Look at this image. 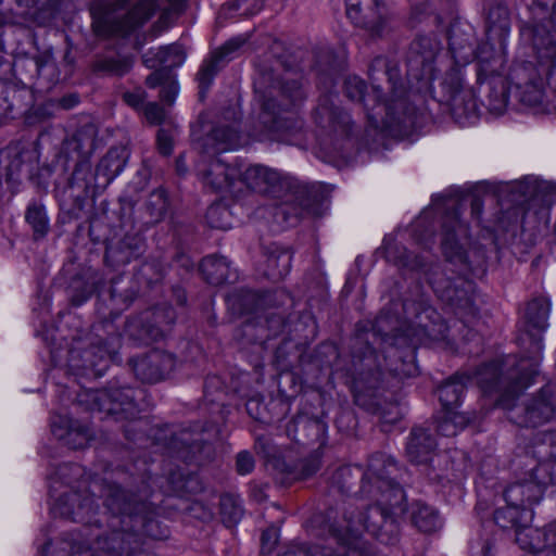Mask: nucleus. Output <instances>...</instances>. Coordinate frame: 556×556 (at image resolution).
<instances>
[{
  "mask_svg": "<svg viewBox=\"0 0 556 556\" xmlns=\"http://www.w3.org/2000/svg\"><path fill=\"white\" fill-rule=\"evenodd\" d=\"M73 163V170L67 178V186L71 189H77L79 195L87 197L91 188V181L94 180V175L91 173V163L87 159L70 160Z\"/></svg>",
  "mask_w": 556,
  "mask_h": 556,
  "instance_id": "nucleus-42",
  "label": "nucleus"
},
{
  "mask_svg": "<svg viewBox=\"0 0 556 556\" xmlns=\"http://www.w3.org/2000/svg\"><path fill=\"white\" fill-rule=\"evenodd\" d=\"M121 346V337L112 324L93 325L84 338L74 339L68 351L67 367L81 378L101 377Z\"/></svg>",
  "mask_w": 556,
  "mask_h": 556,
  "instance_id": "nucleus-10",
  "label": "nucleus"
},
{
  "mask_svg": "<svg viewBox=\"0 0 556 556\" xmlns=\"http://www.w3.org/2000/svg\"><path fill=\"white\" fill-rule=\"evenodd\" d=\"M261 314L248 318L237 330L236 337L247 343H265L268 340V334H266Z\"/></svg>",
  "mask_w": 556,
  "mask_h": 556,
  "instance_id": "nucleus-47",
  "label": "nucleus"
},
{
  "mask_svg": "<svg viewBox=\"0 0 556 556\" xmlns=\"http://www.w3.org/2000/svg\"><path fill=\"white\" fill-rule=\"evenodd\" d=\"M486 106L495 114H502L508 103L509 88L507 84L500 79L488 86Z\"/></svg>",
  "mask_w": 556,
  "mask_h": 556,
  "instance_id": "nucleus-53",
  "label": "nucleus"
},
{
  "mask_svg": "<svg viewBox=\"0 0 556 556\" xmlns=\"http://www.w3.org/2000/svg\"><path fill=\"white\" fill-rule=\"evenodd\" d=\"M280 50L282 43L275 41L270 55L257 64L254 79V90L262 105L260 121L266 131L278 138L302 128L294 110L306 99L301 79L290 76L292 65L285 54H279Z\"/></svg>",
  "mask_w": 556,
  "mask_h": 556,
  "instance_id": "nucleus-4",
  "label": "nucleus"
},
{
  "mask_svg": "<svg viewBox=\"0 0 556 556\" xmlns=\"http://www.w3.org/2000/svg\"><path fill=\"white\" fill-rule=\"evenodd\" d=\"M226 121L231 124L216 125L210 132L197 141L200 153L213 157L216 154L236 150L241 147V135L235 123L240 119V114L235 108H229L224 113Z\"/></svg>",
  "mask_w": 556,
  "mask_h": 556,
  "instance_id": "nucleus-21",
  "label": "nucleus"
},
{
  "mask_svg": "<svg viewBox=\"0 0 556 556\" xmlns=\"http://www.w3.org/2000/svg\"><path fill=\"white\" fill-rule=\"evenodd\" d=\"M199 270L204 280L213 286L232 283L238 279V273L230 268V263L224 256L204 257L200 263Z\"/></svg>",
  "mask_w": 556,
  "mask_h": 556,
  "instance_id": "nucleus-36",
  "label": "nucleus"
},
{
  "mask_svg": "<svg viewBox=\"0 0 556 556\" xmlns=\"http://www.w3.org/2000/svg\"><path fill=\"white\" fill-rule=\"evenodd\" d=\"M384 254L388 262L394 264L403 275H418L425 277L440 298L458 308L468 309L475 314L472 299L467 294L465 287L470 282L459 280V283L450 279H437L439 266L426 256L409 252L404 245L396 242L384 244Z\"/></svg>",
  "mask_w": 556,
  "mask_h": 556,
  "instance_id": "nucleus-11",
  "label": "nucleus"
},
{
  "mask_svg": "<svg viewBox=\"0 0 556 556\" xmlns=\"http://www.w3.org/2000/svg\"><path fill=\"white\" fill-rule=\"evenodd\" d=\"M265 265L264 274L271 280H280L290 270L291 255L276 248L266 254Z\"/></svg>",
  "mask_w": 556,
  "mask_h": 556,
  "instance_id": "nucleus-46",
  "label": "nucleus"
},
{
  "mask_svg": "<svg viewBox=\"0 0 556 556\" xmlns=\"http://www.w3.org/2000/svg\"><path fill=\"white\" fill-rule=\"evenodd\" d=\"M168 448L177 458L190 463L202 451L203 442L200 433L184 429L172 434Z\"/></svg>",
  "mask_w": 556,
  "mask_h": 556,
  "instance_id": "nucleus-38",
  "label": "nucleus"
},
{
  "mask_svg": "<svg viewBox=\"0 0 556 556\" xmlns=\"http://www.w3.org/2000/svg\"><path fill=\"white\" fill-rule=\"evenodd\" d=\"M346 2V15L357 26L365 28L369 31L371 37H381L386 27V18L380 12V7H376L370 15L362 14V0H345ZM367 7L375 5V3H368L364 0Z\"/></svg>",
  "mask_w": 556,
  "mask_h": 556,
  "instance_id": "nucleus-35",
  "label": "nucleus"
},
{
  "mask_svg": "<svg viewBox=\"0 0 556 556\" xmlns=\"http://www.w3.org/2000/svg\"><path fill=\"white\" fill-rule=\"evenodd\" d=\"M470 381L469 372L457 371L438 388L439 401L444 410L454 409L458 406Z\"/></svg>",
  "mask_w": 556,
  "mask_h": 556,
  "instance_id": "nucleus-39",
  "label": "nucleus"
},
{
  "mask_svg": "<svg viewBox=\"0 0 556 556\" xmlns=\"http://www.w3.org/2000/svg\"><path fill=\"white\" fill-rule=\"evenodd\" d=\"M548 314L549 302L547 299L541 296L531 300L526 307V330L519 337L521 345L529 344L528 355L525 356L538 367L543 350L542 332L547 327Z\"/></svg>",
  "mask_w": 556,
  "mask_h": 556,
  "instance_id": "nucleus-20",
  "label": "nucleus"
},
{
  "mask_svg": "<svg viewBox=\"0 0 556 556\" xmlns=\"http://www.w3.org/2000/svg\"><path fill=\"white\" fill-rule=\"evenodd\" d=\"M327 426L326 424L306 414H299L286 426L287 435L294 442L302 445L318 443L319 447L325 444Z\"/></svg>",
  "mask_w": 556,
  "mask_h": 556,
  "instance_id": "nucleus-27",
  "label": "nucleus"
},
{
  "mask_svg": "<svg viewBox=\"0 0 556 556\" xmlns=\"http://www.w3.org/2000/svg\"><path fill=\"white\" fill-rule=\"evenodd\" d=\"M396 303L391 302L388 307L380 311L376 317L371 330H357L352 343V375L354 376L355 388L362 391L366 386L368 389H376L380 381L382 364L378 359L376 350L371 346L377 340L382 343L395 341L400 332L412 331L406 336L420 337L426 336L435 338V325L440 320L439 314L430 306L428 298L417 286L415 296L405 298L402 302L403 314L393 312ZM444 326L439 324L438 334L443 337ZM384 350V362L392 359L387 364L388 369L395 376H410L414 372L413 364H406L404 358H412L410 350L401 351L392 346Z\"/></svg>",
  "mask_w": 556,
  "mask_h": 556,
  "instance_id": "nucleus-1",
  "label": "nucleus"
},
{
  "mask_svg": "<svg viewBox=\"0 0 556 556\" xmlns=\"http://www.w3.org/2000/svg\"><path fill=\"white\" fill-rule=\"evenodd\" d=\"M219 513L224 525L233 527L243 516L240 500L231 494H224L219 501Z\"/></svg>",
  "mask_w": 556,
  "mask_h": 556,
  "instance_id": "nucleus-54",
  "label": "nucleus"
},
{
  "mask_svg": "<svg viewBox=\"0 0 556 556\" xmlns=\"http://www.w3.org/2000/svg\"><path fill=\"white\" fill-rule=\"evenodd\" d=\"M544 493L541 486L532 482L525 473L515 483L508 485L504 491V498L507 504L516 505L520 509H529L538 504Z\"/></svg>",
  "mask_w": 556,
  "mask_h": 556,
  "instance_id": "nucleus-33",
  "label": "nucleus"
},
{
  "mask_svg": "<svg viewBox=\"0 0 556 556\" xmlns=\"http://www.w3.org/2000/svg\"><path fill=\"white\" fill-rule=\"evenodd\" d=\"M540 188L538 180L533 177H525L516 182L513 190L518 191L523 198H532Z\"/></svg>",
  "mask_w": 556,
  "mask_h": 556,
  "instance_id": "nucleus-61",
  "label": "nucleus"
},
{
  "mask_svg": "<svg viewBox=\"0 0 556 556\" xmlns=\"http://www.w3.org/2000/svg\"><path fill=\"white\" fill-rule=\"evenodd\" d=\"M412 521L418 530L427 533L435 531L441 525L437 510L420 503L413 510Z\"/></svg>",
  "mask_w": 556,
  "mask_h": 556,
  "instance_id": "nucleus-50",
  "label": "nucleus"
},
{
  "mask_svg": "<svg viewBox=\"0 0 556 556\" xmlns=\"http://www.w3.org/2000/svg\"><path fill=\"white\" fill-rule=\"evenodd\" d=\"M441 51L442 42L434 33L419 34L409 43L406 53L408 97L414 90L420 92L427 89L435 79Z\"/></svg>",
  "mask_w": 556,
  "mask_h": 556,
  "instance_id": "nucleus-16",
  "label": "nucleus"
},
{
  "mask_svg": "<svg viewBox=\"0 0 556 556\" xmlns=\"http://www.w3.org/2000/svg\"><path fill=\"white\" fill-rule=\"evenodd\" d=\"M469 375L484 393H498L496 404L500 406L501 397L504 395L509 399L517 397L523 389L532 383L534 376L538 375V366L522 356L516 366L506 372L497 362H491Z\"/></svg>",
  "mask_w": 556,
  "mask_h": 556,
  "instance_id": "nucleus-13",
  "label": "nucleus"
},
{
  "mask_svg": "<svg viewBox=\"0 0 556 556\" xmlns=\"http://www.w3.org/2000/svg\"><path fill=\"white\" fill-rule=\"evenodd\" d=\"M369 79L371 93H366V83L358 76H348L343 90L351 101L361 103L371 126L406 129L415 122L416 109L408 100L399 65L384 56H377L370 63Z\"/></svg>",
  "mask_w": 556,
  "mask_h": 556,
  "instance_id": "nucleus-3",
  "label": "nucleus"
},
{
  "mask_svg": "<svg viewBox=\"0 0 556 556\" xmlns=\"http://www.w3.org/2000/svg\"><path fill=\"white\" fill-rule=\"evenodd\" d=\"M320 455L317 452L294 464L279 459L276 463V468L285 476L283 482L288 483L311 478L320 469Z\"/></svg>",
  "mask_w": 556,
  "mask_h": 556,
  "instance_id": "nucleus-40",
  "label": "nucleus"
},
{
  "mask_svg": "<svg viewBox=\"0 0 556 556\" xmlns=\"http://www.w3.org/2000/svg\"><path fill=\"white\" fill-rule=\"evenodd\" d=\"M144 249V240L139 233H127L122 239L108 244L104 258L109 265L119 267L138 260Z\"/></svg>",
  "mask_w": 556,
  "mask_h": 556,
  "instance_id": "nucleus-29",
  "label": "nucleus"
},
{
  "mask_svg": "<svg viewBox=\"0 0 556 556\" xmlns=\"http://www.w3.org/2000/svg\"><path fill=\"white\" fill-rule=\"evenodd\" d=\"M458 27L453 26L450 30L448 36V46L450 50L453 54L462 51L469 52L470 55L473 54V35L472 33H465V38H460L458 36Z\"/></svg>",
  "mask_w": 556,
  "mask_h": 556,
  "instance_id": "nucleus-57",
  "label": "nucleus"
},
{
  "mask_svg": "<svg viewBox=\"0 0 556 556\" xmlns=\"http://www.w3.org/2000/svg\"><path fill=\"white\" fill-rule=\"evenodd\" d=\"M134 62V56L130 54L102 52L94 55L90 68L99 76L123 77L131 71Z\"/></svg>",
  "mask_w": 556,
  "mask_h": 556,
  "instance_id": "nucleus-32",
  "label": "nucleus"
},
{
  "mask_svg": "<svg viewBox=\"0 0 556 556\" xmlns=\"http://www.w3.org/2000/svg\"><path fill=\"white\" fill-rule=\"evenodd\" d=\"M283 293L267 291L258 293L249 289L233 290L228 296L229 307L240 314H261V311L276 307L279 296Z\"/></svg>",
  "mask_w": 556,
  "mask_h": 556,
  "instance_id": "nucleus-24",
  "label": "nucleus"
},
{
  "mask_svg": "<svg viewBox=\"0 0 556 556\" xmlns=\"http://www.w3.org/2000/svg\"><path fill=\"white\" fill-rule=\"evenodd\" d=\"M146 207L152 223L161 222L168 208L166 191L161 188L153 190L148 198Z\"/></svg>",
  "mask_w": 556,
  "mask_h": 556,
  "instance_id": "nucleus-55",
  "label": "nucleus"
},
{
  "mask_svg": "<svg viewBox=\"0 0 556 556\" xmlns=\"http://www.w3.org/2000/svg\"><path fill=\"white\" fill-rule=\"evenodd\" d=\"M254 458L248 451H242L237 455L236 467L240 475H248L254 469Z\"/></svg>",
  "mask_w": 556,
  "mask_h": 556,
  "instance_id": "nucleus-62",
  "label": "nucleus"
},
{
  "mask_svg": "<svg viewBox=\"0 0 556 556\" xmlns=\"http://www.w3.org/2000/svg\"><path fill=\"white\" fill-rule=\"evenodd\" d=\"M404 473L392 457L376 453L369 457L367 471L358 466L336 469L329 477V489L341 495L370 494L375 480L379 492H390V505H396L404 500L401 485Z\"/></svg>",
  "mask_w": 556,
  "mask_h": 556,
  "instance_id": "nucleus-6",
  "label": "nucleus"
},
{
  "mask_svg": "<svg viewBox=\"0 0 556 556\" xmlns=\"http://www.w3.org/2000/svg\"><path fill=\"white\" fill-rule=\"evenodd\" d=\"M135 376L142 382L155 383L170 374L176 365L173 354L154 349L142 356L129 359Z\"/></svg>",
  "mask_w": 556,
  "mask_h": 556,
  "instance_id": "nucleus-22",
  "label": "nucleus"
},
{
  "mask_svg": "<svg viewBox=\"0 0 556 556\" xmlns=\"http://www.w3.org/2000/svg\"><path fill=\"white\" fill-rule=\"evenodd\" d=\"M532 511L530 509H520L516 505L507 504L506 507L497 508L494 511L495 523L503 529H516L518 533L531 521Z\"/></svg>",
  "mask_w": 556,
  "mask_h": 556,
  "instance_id": "nucleus-41",
  "label": "nucleus"
},
{
  "mask_svg": "<svg viewBox=\"0 0 556 556\" xmlns=\"http://www.w3.org/2000/svg\"><path fill=\"white\" fill-rule=\"evenodd\" d=\"M156 141H157V149L161 154L167 156L173 151V141L170 135L164 130L159 129L156 135Z\"/></svg>",
  "mask_w": 556,
  "mask_h": 556,
  "instance_id": "nucleus-64",
  "label": "nucleus"
},
{
  "mask_svg": "<svg viewBox=\"0 0 556 556\" xmlns=\"http://www.w3.org/2000/svg\"><path fill=\"white\" fill-rule=\"evenodd\" d=\"M268 308L261 311L262 323L265 326L266 334L268 340L277 337L285 328L286 316L283 313L278 311H268Z\"/></svg>",
  "mask_w": 556,
  "mask_h": 556,
  "instance_id": "nucleus-56",
  "label": "nucleus"
},
{
  "mask_svg": "<svg viewBox=\"0 0 556 556\" xmlns=\"http://www.w3.org/2000/svg\"><path fill=\"white\" fill-rule=\"evenodd\" d=\"M339 67L334 62L331 50L321 51L317 55L316 72L318 84L325 87L326 92L321 93L318 103L313 111V118L320 129L321 144L326 149L341 153L352 132L353 122L349 113L337 105L339 97L332 93L330 88L334 85V76Z\"/></svg>",
  "mask_w": 556,
  "mask_h": 556,
  "instance_id": "nucleus-7",
  "label": "nucleus"
},
{
  "mask_svg": "<svg viewBox=\"0 0 556 556\" xmlns=\"http://www.w3.org/2000/svg\"><path fill=\"white\" fill-rule=\"evenodd\" d=\"M157 0H94L90 4L91 28L103 39L126 38L153 15ZM169 10L178 12L185 0H167Z\"/></svg>",
  "mask_w": 556,
  "mask_h": 556,
  "instance_id": "nucleus-8",
  "label": "nucleus"
},
{
  "mask_svg": "<svg viewBox=\"0 0 556 556\" xmlns=\"http://www.w3.org/2000/svg\"><path fill=\"white\" fill-rule=\"evenodd\" d=\"M143 63L147 67L153 68L160 64H166L167 66H178L185 60V53L179 46H167L160 48L155 58H150L149 53L142 56Z\"/></svg>",
  "mask_w": 556,
  "mask_h": 556,
  "instance_id": "nucleus-49",
  "label": "nucleus"
},
{
  "mask_svg": "<svg viewBox=\"0 0 556 556\" xmlns=\"http://www.w3.org/2000/svg\"><path fill=\"white\" fill-rule=\"evenodd\" d=\"M21 65L31 72V78L37 79V85L41 89L48 90L61 80V73L51 51L25 60Z\"/></svg>",
  "mask_w": 556,
  "mask_h": 556,
  "instance_id": "nucleus-31",
  "label": "nucleus"
},
{
  "mask_svg": "<svg viewBox=\"0 0 556 556\" xmlns=\"http://www.w3.org/2000/svg\"><path fill=\"white\" fill-rule=\"evenodd\" d=\"M344 519L346 521V532L350 538H345L342 531L336 528L342 535L341 543H345L348 546L356 547L359 552V547L356 543V538L364 528L369 534L376 538L383 544H394L397 541L400 534V525L388 506L381 504L370 505L364 513L354 515L353 511H345ZM364 556L363 553H361Z\"/></svg>",
  "mask_w": 556,
  "mask_h": 556,
  "instance_id": "nucleus-15",
  "label": "nucleus"
},
{
  "mask_svg": "<svg viewBox=\"0 0 556 556\" xmlns=\"http://www.w3.org/2000/svg\"><path fill=\"white\" fill-rule=\"evenodd\" d=\"M238 177L241 178V173L236 167L216 159L212 160L204 170L203 182L213 191L218 192L230 189Z\"/></svg>",
  "mask_w": 556,
  "mask_h": 556,
  "instance_id": "nucleus-37",
  "label": "nucleus"
},
{
  "mask_svg": "<svg viewBox=\"0 0 556 556\" xmlns=\"http://www.w3.org/2000/svg\"><path fill=\"white\" fill-rule=\"evenodd\" d=\"M144 391L130 387L110 386L101 390L85 389L77 394V404L86 410L103 413L116 420L137 419L142 410Z\"/></svg>",
  "mask_w": 556,
  "mask_h": 556,
  "instance_id": "nucleus-12",
  "label": "nucleus"
},
{
  "mask_svg": "<svg viewBox=\"0 0 556 556\" xmlns=\"http://www.w3.org/2000/svg\"><path fill=\"white\" fill-rule=\"evenodd\" d=\"M376 414L379 416L382 424L386 425H394L396 424L401 417V409L397 404H388L387 406H378L376 408Z\"/></svg>",
  "mask_w": 556,
  "mask_h": 556,
  "instance_id": "nucleus-59",
  "label": "nucleus"
},
{
  "mask_svg": "<svg viewBox=\"0 0 556 556\" xmlns=\"http://www.w3.org/2000/svg\"><path fill=\"white\" fill-rule=\"evenodd\" d=\"M128 159L129 151L126 147H112L97 164L96 187H108L123 172Z\"/></svg>",
  "mask_w": 556,
  "mask_h": 556,
  "instance_id": "nucleus-30",
  "label": "nucleus"
},
{
  "mask_svg": "<svg viewBox=\"0 0 556 556\" xmlns=\"http://www.w3.org/2000/svg\"><path fill=\"white\" fill-rule=\"evenodd\" d=\"M523 473L541 486L544 493L548 485L556 484V462L538 459V463L526 469Z\"/></svg>",
  "mask_w": 556,
  "mask_h": 556,
  "instance_id": "nucleus-45",
  "label": "nucleus"
},
{
  "mask_svg": "<svg viewBox=\"0 0 556 556\" xmlns=\"http://www.w3.org/2000/svg\"><path fill=\"white\" fill-rule=\"evenodd\" d=\"M242 182L251 190L283 204L298 206L294 216L312 211L325 199L320 184H306L264 165H251L241 173Z\"/></svg>",
  "mask_w": 556,
  "mask_h": 556,
  "instance_id": "nucleus-9",
  "label": "nucleus"
},
{
  "mask_svg": "<svg viewBox=\"0 0 556 556\" xmlns=\"http://www.w3.org/2000/svg\"><path fill=\"white\" fill-rule=\"evenodd\" d=\"M25 222L33 230L35 240L43 239L50 230V222L43 204L31 202L25 212Z\"/></svg>",
  "mask_w": 556,
  "mask_h": 556,
  "instance_id": "nucleus-44",
  "label": "nucleus"
},
{
  "mask_svg": "<svg viewBox=\"0 0 556 556\" xmlns=\"http://www.w3.org/2000/svg\"><path fill=\"white\" fill-rule=\"evenodd\" d=\"M341 541V533L331 526L326 545L307 547L303 544H294L288 546L279 556H362L356 547L348 546Z\"/></svg>",
  "mask_w": 556,
  "mask_h": 556,
  "instance_id": "nucleus-26",
  "label": "nucleus"
},
{
  "mask_svg": "<svg viewBox=\"0 0 556 556\" xmlns=\"http://www.w3.org/2000/svg\"><path fill=\"white\" fill-rule=\"evenodd\" d=\"M105 511L99 529L93 528L80 556H131L139 551L146 538L162 540L166 529L154 517V508L122 483L105 484ZM78 556V555H77Z\"/></svg>",
  "mask_w": 556,
  "mask_h": 556,
  "instance_id": "nucleus-2",
  "label": "nucleus"
},
{
  "mask_svg": "<svg viewBox=\"0 0 556 556\" xmlns=\"http://www.w3.org/2000/svg\"><path fill=\"white\" fill-rule=\"evenodd\" d=\"M531 454L536 459L556 462V431H542L534 435Z\"/></svg>",
  "mask_w": 556,
  "mask_h": 556,
  "instance_id": "nucleus-48",
  "label": "nucleus"
},
{
  "mask_svg": "<svg viewBox=\"0 0 556 556\" xmlns=\"http://www.w3.org/2000/svg\"><path fill=\"white\" fill-rule=\"evenodd\" d=\"M445 413L450 417V419L453 421V424L456 426L458 431L464 429L467 425H469L475 419V415L470 414V413H462V412H456L454 409L445 410Z\"/></svg>",
  "mask_w": 556,
  "mask_h": 556,
  "instance_id": "nucleus-63",
  "label": "nucleus"
},
{
  "mask_svg": "<svg viewBox=\"0 0 556 556\" xmlns=\"http://www.w3.org/2000/svg\"><path fill=\"white\" fill-rule=\"evenodd\" d=\"M248 37L238 36L229 39L219 49L215 50L211 58L202 64L198 73V81L200 88V96L210 88L214 76L223 68L231 59H233L236 52L243 47L247 42Z\"/></svg>",
  "mask_w": 556,
  "mask_h": 556,
  "instance_id": "nucleus-23",
  "label": "nucleus"
},
{
  "mask_svg": "<svg viewBox=\"0 0 556 556\" xmlns=\"http://www.w3.org/2000/svg\"><path fill=\"white\" fill-rule=\"evenodd\" d=\"M97 129L93 125L87 124L80 127L76 132L63 144V150L59 155L58 163L61 165L62 170L70 168V160L87 159L96 150Z\"/></svg>",
  "mask_w": 556,
  "mask_h": 556,
  "instance_id": "nucleus-25",
  "label": "nucleus"
},
{
  "mask_svg": "<svg viewBox=\"0 0 556 556\" xmlns=\"http://www.w3.org/2000/svg\"><path fill=\"white\" fill-rule=\"evenodd\" d=\"M451 113L458 123L477 117V103L470 90H455L451 97Z\"/></svg>",
  "mask_w": 556,
  "mask_h": 556,
  "instance_id": "nucleus-43",
  "label": "nucleus"
},
{
  "mask_svg": "<svg viewBox=\"0 0 556 556\" xmlns=\"http://www.w3.org/2000/svg\"><path fill=\"white\" fill-rule=\"evenodd\" d=\"M142 113L151 125H161L166 118L165 109L157 102H149L144 105Z\"/></svg>",
  "mask_w": 556,
  "mask_h": 556,
  "instance_id": "nucleus-58",
  "label": "nucleus"
},
{
  "mask_svg": "<svg viewBox=\"0 0 556 556\" xmlns=\"http://www.w3.org/2000/svg\"><path fill=\"white\" fill-rule=\"evenodd\" d=\"M533 14L542 21L547 20L554 34L543 23L523 29L538 59V72L549 79L556 68V0H533Z\"/></svg>",
  "mask_w": 556,
  "mask_h": 556,
  "instance_id": "nucleus-17",
  "label": "nucleus"
},
{
  "mask_svg": "<svg viewBox=\"0 0 556 556\" xmlns=\"http://www.w3.org/2000/svg\"><path fill=\"white\" fill-rule=\"evenodd\" d=\"M435 445V439L427 429L414 427L406 444V455L410 463L428 464L431 460Z\"/></svg>",
  "mask_w": 556,
  "mask_h": 556,
  "instance_id": "nucleus-34",
  "label": "nucleus"
},
{
  "mask_svg": "<svg viewBox=\"0 0 556 556\" xmlns=\"http://www.w3.org/2000/svg\"><path fill=\"white\" fill-rule=\"evenodd\" d=\"M515 400L506 395L500 400V407L507 410V418L515 425L536 428L556 420L555 384L544 386L520 404H515Z\"/></svg>",
  "mask_w": 556,
  "mask_h": 556,
  "instance_id": "nucleus-18",
  "label": "nucleus"
},
{
  "mask_svg": "<svg viewBox=\"0 0 556 556\" xmlns=\"http://www.w3.org/2000/svg\"><path fill=\"white\" fill-rule=\"evenodd\" d=\"M175 319L176 314L172 306H155L129 318L126 333L138 343L150 344L164 338Z\"/></svg>",
  "mask_w": 556,
  "mask_h": 556,
  "instance_id": "nucleus-19",
  "label": "nucleus"
},
{
  "mask_svg": "<svg viewBox=\"0 0 556 556\" xmlns=\"http://www.w3.org/2000/svg\"><path fill=\"white\" fill-rule=\"evenodd\" d=\"M51 431L56 439L64 441L73 450L85 448L94 438L89 426L63 416L52 419Z\"/></svg>",
  "mask_w": 556,
  "mask_h": 556,
  "instance_id": "nucleus-28",
  "label": "nucleus"
},
{
  "mask_svg": "<svg viewBox=\"0 0 556 556\" xmlns=\"http://www.w3.org/2000/svg\"><path fill=\"white\" fill-rule=\"evenodd\" d=\"M146 99L147 92L142 88H137L134 91H126L123 93L124 102L137 111L143 110Z\"/></svg>",
  "mask_w": 556,
  "mask_h": 556,
  "instance_id": "nucleus-60",
  "label": "nucleus"
},
{
  "mask_svg": "<svg viewBox=\"0 0 556 556\" xmlns=\"http://www.w3.org/2000/svg\"><path fill=\"white\" fill-rule=\"evenodd\" d=\"M515 96L527 106L534 108L540 105L544 98L542 81L531 79L525 84L517 83L515 85Z\"/></svg>",
  "mask_w": 556,
  "mask_h": 556,
  "instance_id": "nucleus-52",
  "label": "nucleus"
},
{
  "mask_svg": "<svg viewBox=\"0 0 556 556\" xmlns=\"http://www.w3.org/2000/svg\"><path fill=\"white\" fill-rule=\"evenodd\" d=\"M488 31L503 39L509 31L510 21L507 8L495 5L489 10L486 18Z\"/></svg>",
  "mask_w": 556,
  "mask_h": 556,
  "instance_id": "nucleus-51",
  "label": "nucleus"
},
{
  "mask_svg": "<svg viewBox=\"0 0 556 556\" xmlns=\"http://www.w3.org/2000/svg\"><path fill=\"white\" fill-rule=\"evenodd\" d=\"M117 480L111 481L108 478L92 479L89 481L84 478V469L77 464H61L50 476V491L56 490V483L65 484L68 491L56 497L52 507L55 515L71 519L75 522H81V527L66 534L64 544L70 548V556H80V549L89 541L92 529H99L100 518H94L96 506L93 495L99 491L105 502V484L124 483L130 486L124 478L126 473L123 470L116 471Z\"/></svg>",
  "mask_w": 556,
  "mask_h": 556,
  "instance_id": "nucleus-5",
  "label": "nucleus"
},
{
  "mask_svg": "<svg viewBox=\"0 0 556 556\" xmlns=\"http://www.w3.org/2000/svg\"><path fill=\"white\" fill-rule=\"evenodd\" d=\"M459 204L447 205L442 220V252L447 262L460 266L462 270L481 267L485 263V252L470 248L468 226L460 218Z\"/></svg>",
  "mask_w": 556,
  "mask_h": 556,
  "instance_id": "nucleus-14",
  "label": "nucleus"
}]
</instances>
